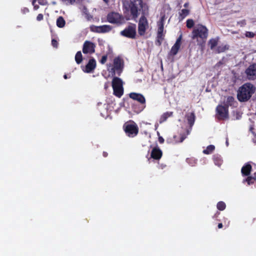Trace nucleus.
<instances>
[{"mask_svg": "<svg viewBox=\"0 0 256 256\" xmlns=\"http://www.w3.org/2000/svg\"><path fill=\"white\" fill-rule=\"evenodd\" d=\"M164 138L162 136L158 137V142L160 144H163L164 142Z\"/></svg>", "mask_w": 256, "mask_h": 256, "instance_id": "39", "label": "nucleus"}, {"mask_svg": "<svg viewBox=\"0 0 256 256\" xmlns=\"http://www.w3.org/2000/svg\"><path fill=\"white\" fill-rule=\"evenodd\" d=\"M121 36L131 39H135L136 36V25L134 23H129L125 28L120 32Z\"/></svg>", "mask_w": 256, "mask_h": 256, "instance_id": "4", "label": "nucleus"}, {"mask_svg": "<svg viewBox=\"0 0 256 256\" xmlns=\"http://www.w3.org/2000/svg\"><path fill=\"white\" fill-rule=\"evenodd\" d=\"M44 18V16L42 14H40L37 16L36 20L38 21H40Z\"/></svg>", "mask_w": 256, "mask_h": 256, "instance_id": "36", "label": "nucleus"}, {"mask_svg": "<svg viewBox=\"0 0 256 256\" xmlns=\"http://www.w3.org/2000/svg\"><path fill=\"white\" fill-rule=\"evenodd\" d=\"M245 74L249 80L256 79V64H253L248 66L246 70Z\"/></svg>", "mask_w": 256, "mask_h": 256, "instance_id": "15", "label": "nucleus"}, {"mask_svg": "<svg viewBox=\"0 0 256 256\" xmlns=\"http://www.w3.org/2000/svg\"><path fill=\"white\" fill-rule=\"evenodd\" d=\"M190 14V10L184 8L181 10V12L179 13V19L183 20Z\"/></svg>", "mask_w": 256, "mask_h": 256, "instance_id": "25", "label": "nucleus"}, {"mask_svg": "<svg viewBox=\"0 0 256 256\" xmlns=\"http://www.w3.org/2000/svg\"><path fill=\"white\" fill-rule=\"evenodd\" d=\"M102 154H103V156H104V157H106V156H108V152H103Z\"/></svg>", "mask_w": 256, "mask_h": 256, "instance_id": "43", "label": "nucleus"}, {"mask_svg": "<svg viewBox=\"0 0 256 256\" xmlns=\"http://www.w3.org/2000/svg\"><path fill=\"white\" fill-rule=\"evenodd\" d=\"M130 98L139 102L141 106L137 110L138 112H142L146 108V99L144 96L141 94L136 92H131L129 94Z\"/></svg>", "mask_w": 256, "mask_h": 256, "instance_id": "9", "label": "nucleus"}, {"mask_svg": "<svg viewBox=\"0 0 256 256\" xmlns=\"http://www.w3.org/2000/svg\"><path fill=\"white\" fill-rule=\"evenodd\" d=\"M105 2H108V0H104Z\"/></svg>", "mask_w": 256, "mask_h": 256, "instance_id": "49", "label": "nucleus"}, {"mask_svg": "<svg viewBox=\"0 0 256 256\" xmlns=\"http://www.w3.org/2000/svg\"><path fill=\"white\" fill-rule=\"evenodd\" d=\"M56 23L58 27L62 28L65 26L66 21L62 16H60L57 18Z\"/></svg>", "mask_w": 256, "mask_h": 256, "instance_id": "24", "label": "nucleus"}, {"mask_svg": "<svg viewBox=\"0 0 256 256\" xmlns=\"http://www.w3.org/2000/svg\"><path fill=\"white\" fill-rule=\"evenodd\" d=\"M252 177L253 178H256V172H254L252 176Z\"/></svg>", "mask_w": 256, "mask_h": 256, "instance_id": "46", "label": "nucleus"}, {"mask_svg": "<svg viewBox=\"0 0 256 256\" xmlns=\"http://www.w3.org/2000/svg\"><path fill=\"white\" fill-rule=\"evenodd\" d=\"M75 60L77 64H80L82 61V56L80 51L78 52L75 56Z\"/></svg>", "mask_w": 256, "mask_h": 256, "instance_id": "27", "label": "nucleus"}, {"mask_svg": "<svg viewBox=\"0 0 256 256\" xmlns=\"http://www.w3.org/2000/svg\"><path fill=\"white\" fill-rule=\"evenodd\" d=\"M64 79H67L68 78L67 74H65L64 76Z\"/></svg>", "mask_w": 256, "mask_h": 256, "instance_id": "47", "label": "nucleus"}, {"mask_svg": "<svg viewBox=\"0 0 256 256\" xmlns=\"http://www.w3.org/2000/svg\"><path fill=\"white\" fill-rule=\"evenodd\" d=\"M256 181V178H253L252 176H248L247 178L244 180V182H247L248 185L253 184Z\"/></svg>", "mask_w": 256, "mask_h": 256, "instance_id": "31", "label": "nucleus"}, {"mask_svg": "<svg viewBox=\"0 0 256 256\" xmlns=\"http://www.w3.org/2000/svg\"><path fill=\"white\" fill-rule=\"evenodd\" d=\"M64 2H68L69 4H73L75 2L76 0H62Z\"/></svg>", "mask_w": 256, "mask_h": 256, "instance_id": "38", "label": "nucleus"}, {"mask_svg": "<svg viewBox=\"0 0 256 256\" xmlns=\"http://www.w3.org/2000/svg\"><path fill=\"white\" fill-rule=\"evenodd\" d=\"M173 112H167L164 113L160 116V123H162L166 121L168 118L172 116Z\"/></svg>", "mask_w": 256, "mask_h": 256, "instance_id": "23", "label": "nucleus"}, {"mask_svg": "<svg viewBox=\"0 0 256 256\" xmlns=\"http://www.w3.org/2000/svg\"><path fill=\"white\" fill-rule=\"evenodd\" d=\"M123 82L122 80L118 77H114L112 81V87L114 90V94L120 98L124 94Z\"/></svg>", "mask_w": 256, "mask_h": 256, "instance_id": "6", "label": "nucleus"}, {"mask_svg": "<svg viewBox=\"0 0 256 256\" xmlns=\"http://www.w3.org/2000/svg\"><path fill=\"white\" fill-rule=\"evenodd\" d=\"M90 30L96 33H106L110 32L112 27L110 25H102L100 26H96L92 25L90 27Z\"/></svg>", "mask_w": 256, "mask_h": 256, "instance_id": "13", "label": "nucleus"}, {"mask_svg": "<svg viewBox=\"0 0 256 256\" xmlns=\"http://www.w3.org/2000/svg\"><path fill=\"white\" fill-rule=\"evenodd\" d=\"M256 90V87L250 82H246L237 90V98L240 102H246L250 99Z\"/></svg>", "mask_w": 256, "mask_h": 256, "instance_id": "2", "label": "nucleus"}, {"mask_svg": "<svg viewBox=\"0 0 256 256\" xmlns=\"http://www.w3.org/2000/svg\"><path fill=\"white\" fill-rule=\"evenodd\" d=\"M52 44L54 48H56L58 46V42L56 40L52 39Z\"/></svg>", "mask_w": 256, "mask_h": 256, "instance_id": "35", "label": "nucleus"}, {"mask_svg": "<svg viewBox=\"0 0 256 256\" xmlns=\"http://www.w3.org/2000/svg\"><path fill=\"white\" fill-rule=\"evenodd\" d=\"M124 6L126 12H130L131 16V18H126V20H136L141 10L142 14H148V6L142 0H130Z\"/></svg>", "mask_w": 256, "mask_h": 256, "instance_id": "1", "label": "nucleus"}, {"mask_svg": "<svg viewBox=\"0 0 256 256\" xmlns=\"http://www.w3.org/2000/svg\"><path fill=\"white\" fill-rule=\"evenodd\" d=\"M96 46L94 43L86 41L83 45L82 52L84 54H92L95 52Z\"/></svg>", "mask_w": 256, "mask_h": 256, "instance_id": "16", "label": "nucleus"}, {"mask_svg": "<svg viewBox=\"0 0 256 256\" xmlns=\"http://www.w3.org/2000/svg\"><path fill=\"white\" fill-rule=\"evenodd\" d=\"M245 36L246 37L252 38H254L255 36L254 33L251 32H246L245 34Z\"/></svg>", "mask_w": 256, "mask_h": 256, "instance_id": "34", "label": "nucleus"}, {"mask_svg": "<svg viewBox=\"0 0 256 256\" xmlns=\"http://www.w3.org/2000/svg\"><path fill=\"white\" fill-rule=\"evenodd\" d=\"M186 117L190 127L192 128L195 122L196 116L194 112H192L190 113H188L186 116Z\"/></svg>", "mask_w": 256, "mask_h": 256, "instance_id": "21", "label": "nucleus"}, {"mask_svg": "<svg viewBox=\"0 0 256 256\" xmlns=\"http://www.w3.org/2000/svg\"><path fill=\"white\" fill-rule=\"evenodd\" d=\"M220 214V212H217L214 214V216H212L213 218H217L218 215Z\"/></svg>", "mask_w": 256, "mask_h": 256, "instance_id": "40", "label": "nucleus"}, {"mask_svg": "<svg viewBox=\"0 0 256 256\" xmlns=\"http://www.w3.org/2000/svg\"><path fill=\"white\" fill-rule=\"evenodd\" d=\"M186 26L188 28H191L194 26V22L192 19H188L186 20Z\"/></svg>", "mask_w": 256, "mask_h": 256, "instance_id": "32", "label": "nucleus"}, {"mask_svg": "<svg viewBox=\"0 0 256 256\" xmlns=\"http://www.w3.org/2000/svg\"><path fill=\"white\" fill-rule=\"evenodd\" d=\"M96 66V60L94 58L89 60L88 63L85 66L84 72L87 73L92 72L95 68Z\"/></svg>", "mask_w": 256, "mask_h": 256, "instance_id": "19", "label": "nucleus"}, {"mask_svg": "<svg viewBox=\"0 0 256 256\" xmlns=\"http://www.w3.org/2000/svg\"><path fill=\"white\" fill-rule=\"evenodd\" d=\"M252 170V166L248 162L242 168L241 172L243 176H248Z\"/></svg>", "mask_w": 256, "mask_h": 256, "instance_id": "20", "label": "nucleus"}, {"mask_svg": "<svg viewBox=\"0 0 256 256\" xmlns=\"http://www.w3.org/2000/svg\"><path fill=\"white\" fill-rule=\"evenodd\" d=\"M188 5H189V3H188V2H186V3L184 4V8H186L187 7H188Z\"/></svg>", "mask_w": 256, "mask_h": 256, "instance_id": "44", "label": "nucleus"}, {"mask_svg": "<svg viewBox=\"0 0 256 256\" xmlns=\"http://www.w3.org/2000/svg\"><path fill=\"white\" fill-rule=\"evenodd\" d=\"M107 60H108V56L106 54L102 56L101 59L100 60V62L101 64H104L106 62Z\"/></svg>", "mask_w": 256, "mask_h": 256, "instance_id": "33", "label": "nucleus"}, {"mask_svg": "<svg viewBox=\"0 0 256 256\" xmlns=\"http://www.w3.org/2000/svg\"><path fill=\"white\" fill-rule=\"evenodd\" d=\"M220 164H220V163L219 164V162H218V165H220Z\"/></svg>", "mask_w": 256, "mask_h": 256, "instance_id": "50", "label": "nucleus"}, {"mask_svg": "<svg viewBox=\"0 0 256 256\" xmlns=\"http://www.w3.org/2000/svg\"><path fill=\"white\" fill-rule=\"evenodd\" d=\"M182 39V34H180L178 38H177L175 44L172 46L170 51V54L172 56H175L177 54L178 51L179 50L180 45H181V41Z\"/></svg>", "mask_w": 256, "mask_h": 256, "instance_id": "17", "label": "nucleus"}, {"mask_svg": "<svg viewBox=\"0 0 256 256\" xmlns=\"http://www.w3.org/2000/svg\"><path fill=\"white\" fill-rule=\"evenodd\" d=\"M22 12L24 14H26L29 12V10L27 8H24L22 9Z\"/></svg>", "mask_w": 256, "mask_h": 256, "instance_id": "37", "label": "nucleus"}, {"mask_svg": "<svg viewBox=\"0 0 256 256\" xmlns=\"http://www.w3.org/2000/svg\"><path fill=\"white\" fill-rule=\"evenodd\" d=\"M36 2V0H33L32 2V5H34V3H35Z\"/></svg>", "mask_w": 256, "mask_h": 256, "instance_id": "48", "label": "nucleus"}, {"mask_svg": "<svg viewBox=\"0 0 256 256\" xmlns=\"http://www.w3.org/2000/svg\"><path fill=\"white\" fill-rule=\"evenodd\" d=\"M234 102H236L234 98L232 96H228L226 98V104H224V106H228V108L230 106H234Z\"/></svg>", "mask_w": 256, "mask_h": 256, "instance_id": "26", "label": "nucleus"}, {"mask_svg": "<svg viewBox=\"0 0 256 256\" xmlns=\"http://www.w3.org/2000/svg\"><path fill=\"white\" fill-rule=\"evenodd\" d=\"M229 46L228 44H222L216 47V53L220 54L224 52L229 49Z\"/></svg>", "mask_w": 256, "mask_h": 256, "instance_id": "22", "label": "nucleus"}, {"mask_svg": "<svg viewBox=\"0 0 256 256\" xmlns=\"http://www.w3.org/2000/svg\"><path fill=\"white\" fill-rule=\"evenodd\" d=\"M226 143L227 145H228V142H226Z\"/></svg>", "mask_w": 256, "mask_h": 256, "instance_id": "51", "label": "nucleus"}, {"mask_svg": "<svg viewBox=\"0 0 256 256\" xmlns=\"http://www.w3.org/2000/svg\"><path fill=\"white\" fill-rule=\"evenodd\" d=\"M216 112L219 120H224L228 118V108L224 105H218L216 108Z\"/></svg>", "mask_w": 256, "mask_h": 256, "instance_id": "10", "label": "nucleus"}, {"mask_svg": "<svg viewBox=\"0 0 256 256\" xmlns=\"http://www.w3.org/2000/svg\"><path fill=\"white\" fill-rule=\"evenodd\" d=\"M33 6H34V10H38L39 8V6L38 5H35L34 4V5H33Z\"/></svg>", "mask_w": 256, "mask_h": 256, "instance_id": "45", "label": "nucleus"}, {"mask_svg": "<svg viewBox=\"0 0 256 256\" xmlns=\"http://www.w3.org/2000/svg\"><path fill=\"white\" fill-rule=\"evenodd\" d=\"M124 68V60L120 56L116 57L114 60V66L112 68L110 72L112 73L115 74L116 71L118 74L122 72Z\"/></svg>", "mask_w": 256, "mask_h": 256, "instance_id": "12", "label": "nucleus"}, {"mask_svg": "<svg viewBox=\"0 0 256 256\" xmlns=\"http://www.w3.org/2000/svg\"><path fill=\"white\" fill-rule=\"evenodd\" d=\"M164 16L161 17L160 21L158 22V30L157 32V38L158 39V41L160 43V44H161L160 40H162L164 39Z\"/></svg>", "mask_w": 256, "mask_h": 256, "instance_id": "14", "label": "nucleus"}, {"mask_svg": "<svg viewBox=\"0 0 256 256\" xmlns=\"http://www.w3.org/2000/svg\"><path fill=\"white\" fill-rule=\"evenodd\" d=\"M132 124L126 123L124 125V130L126 134L129 137H134L136 136L138 132V128L136 123L132 122Z\"/></svg>", "mask_w": 256, "mask_h": 256, "instance_id": "8", "label": "nucleus"}, {"mask_svg": "<svg viewBox=\"0 0 256 256\" xmlns=\"http://www.w3.org/2000/svg\"><path fill=\"white\" fill-rule=\"evenodd\" d=\"M208 30L206 26L201 24L194 27L192 32V39L196 40L198 44L203 47L208 36Z\"/></svg>", "mask_w": 256, "mask_h": 256, "instance_id": "3", "label": "nucleus"}, {"mask_svg": "<svg viewBox=\"0 0 256 256\" xmlns=\"http://www.w3.org/2000/svg\"><path fill=\"white\" fill-rule=\"evenodd\" d=\"M162 156V152L158 146H156L152 149L150 153V158L155 160H159L161 158Z\"/></svg>", "mask_w": 256, "mask_h": 256, "instance_id": "18", "label": "nucleus"}, {"mask_svg": "<svg viewBox=\"0 0 256 256\" xmlns=\"http://www.w3.org/2000/svg\"><path fill=\"white\" fill-rule=\"evenodd\" d=\"M215 146L214 145H209L206 150H203V153L206 154H209L212 152L214 150Z\"/></svg>", "mask_w": 256, "mask_h": 256, "instance_id": "28", "label": "nucleus"}, {"mask_svg": "<svg viewBox=\"0 0 256 256\" xmlns=\"http://www.w3.org/2000/svg\"><path fill=\"white\" fill-rule=\"evenodd\" d=\"M106 18L110 23L115 24L118 26L125 23L124 18L122 14L118 12H110L108 14Z\"/></svg>", "mask_w": 256, "mask_h": 256, "instance_id": "5", "label": "nucleus"}, {"mask_svg": "<svg viewBox=\"0 0 256 256\" xmlns=\"http://www.w3.org/2000/svg\"><path fill=\"white\" fill-rule=\"evenodd\" d=\"M209 44L211 50H213L218 44V39L212 38L209 40Z\"/></svg>", "mask_w": 256, "mask_h": 256, "instance_id": "29", "label": "nucleus"}, {"mask_svg": "<svg viewBox=\"0 0 256 256\" xmlns=\"http://www.w3.org/2000/svg\"><path fill=\"white\" fill-rule=\"evenodd\" d=\"M190 134L188 130H186V132L180 133L178 136L174 135L172 138H166V141L168 144H176L182 142L186 138L187 136Z\"/></svg>", "mask_w": 256, "mask_h": 256, "instance_id": "11", "label": "nucleus"}, {"mask_svg": "<svg viewBox=\"0 0 256 256\" xmlns=\"http://www.w3.org/2000/svg\"><path fill=\"white\" fill-rule=\"evenodd\" d=\"M218 228H222L223 227V225L222 223H219L218 224Z\"/></svg>", "mask_w": 256, "mask_h": 256, "instance_id": "41", "label": "nucleus"}, {"mask_svg": "<svg viewBox=\"0 0 256 256\" xmlns=\"http://www.w3.org/2000/svg\"><path fill=\"white\" fill-rule=\"evenodd\" d=\"M148 14H142L138 22V34L140 36L144 35L146 30L148 28V22L146 18Z\"/></svg>", "mask_w": 256, "mask_h": 256, "instance_id": "7", "label": "nucleus"}, {"mask_svg": "<svg viewBox=\"0 0 256 256\" xmlns=\"http://www.w3.org/2000/svg\"><path fill=\"white\" fill-rule=\"evenodd\" d=\"M216 208L219 210H224L226 208V204L222 201L219 202L216 204Z\"/></svg>", "mask_w": 256, "mask_h": 256, "instance_id": "30", "label": "nucleus"}, {"mask_svg": "<svg viewBox=\"0 0 256 256\" xmlns=\"http://www.w3.org/2000/svg\"><path fill=\"white\" fill-rule=\"evenodd\" d=\"M254 128L252 126H251V127L250 128V132H252V133L253 134H255V133H254Z\"/></svg>", "mask_w": 256, "mask_h": 256, "instance_id": "42", "label": "nucleus"}]
</instances>
